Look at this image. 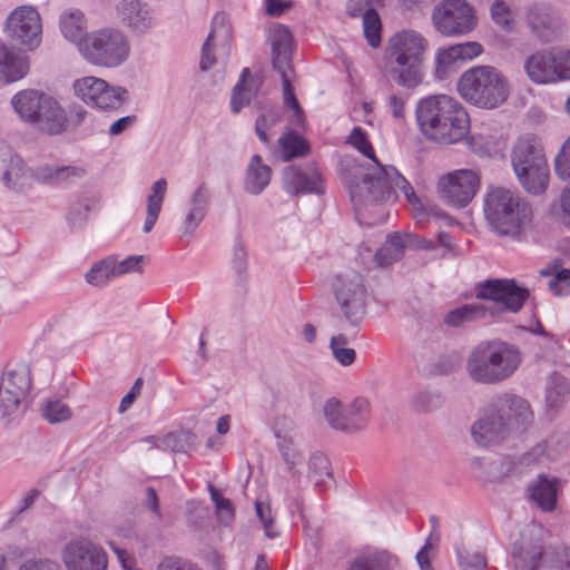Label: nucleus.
<instances>
[{
    "instance_id": "obj_1",
    "label": "nucleus",
    "mask_w": 570,
    "mask_h": 570,
    "mask_svg": "<svg viewBox=\"0 0 570 570\" xmlns=\"http://www.w3.org/2000/svg\"><path fill=\"white\" fill-rule=\"evenodd\" d=\"M532 420L533 413L525 399L504 393L481 410L471 425V436L479 446L497 445L511 435L525 431Z\"/></svg>"
},
{
    "instance_id": "obj_2",
    "label": "nucleus",
    "mask_w": 570,
    "mask_h": 570,
    "mask_svg": "<svg viewBox=\"0 0 570 570\" xmlns=\"http://www.w3.org/2000/svg\"><path fill=\"white\" fill-rule=\"evenodd\" d=\"M415 116L422 134L439 144H456L470 130L466 110L456 99L446 95L421 99Z\"/></svg>"
},
{
    "instance_id": "obj_3",
    "label": "nucleus",
    "mask_w": 570,
    "mask_h": 570,
    "mask_svg": "<svg viewBox=\"0 0 570 570\" xmlns=\"http://www.w3.org/2000/svg\"><path fill=\"white\" fill-rule=\"evenodd\" d=\"M425 39L413 30H403L389 40L385 52L390 78L400 87L415 89L423 80Z\"/></svg>"
},
{
    "instance_id": "obj_4",
    "label": "nucleus",
    "mask_w": 570,
    "mask_h": 570,
    "mask_svg": "<svg viewBox=\"0 0 570 570\" xmlns=\"http://www.w3.org/2000/svg\"><path fill=\"white\" fill-rule=\"evenodd\" d=\"M484 216L499 235L520 239L531 226L532 207L515 193L503 187L490 189L484 197Z\"/></svg>"
},
{
    "instance_id": "obj_5",
    "label": "nucleus",
    "mask_w": 570,
    "mask_h": 570,
    "mask_svg": "<svg viewBox=\"0 0 570 570\" xmlns=\"http://www.w3.org/2000/svg\"><path fill=\"white\" fill-rule=\"evenodd\" d=\"M520 363V353L513 345L482 342L471 352L466 370L475 382L495 384L510 377Z\"/></svg>"
},
{
    "instance_id": "obj_6",
    "label": "nucleus",
    "mask_w": 570,
    "mask_h": 570,
    "mask_svg": "<svg viewBox=\"0 0 570 570\" xmlns=\"http://www.w3.org/2000/svg\"><path fill=\"white\" fill-rule=\"evenodd\" d=\"M510 156L513 171L523 189L532 195L543 194L549 185V166L541 139L534 134L519 137Z\"/></svg>"
},
{
    "instance_id": "obj_7",
    "label": "nucleus",
    "mask_w": 570,
    "mask_h": 570,
    "mask_svg": "<svg viewBox=\"0 0 570 570\" xmlns=\"http://www.w3.org/2000/svg\"><path fill=\"white\" fill-rule=\"evenodd\" d=\"M458 90L464 100L484 109H493L509 97L507 79L491 66H478L464 71L459 79Z\"/></svg>"
},
{
    "instance_id": "obj_8",
    "label": "nucleus",
    "mask_w": 570,
    "mask_h": 570,
    "mask_svg": "<svg viewBox=\"0 0 570 570\" xmlns=\"http://www.w3.org/2000/svg\"><path fill=\"white\" fill-rule=\"evenodd\" d=\"M129 50L126 36L110 28L90 32L79 43V51L88 62L107 68L125 62Z\"/></svg>"
},
{
    "instance_id": "obj_9",
    "label": "nucleus",
    "mask_w": 570,
    "mask_h": 570,
    "mask_svg": "<svg viewBox=\"0 0 570 570\" xmlns=\"http://www.w3.org/2000/svg\"><path fill=\"white\" fill-rule=\"evenodd\" d=\"M389 169L394 166H383L379 163L372 173L361 178L354 177L348 181L351 202L356 212L372 204L384 203L394 195V176Z\"/></svg>"
},
{
    "instance_id": "obj_10",
    "label": "nucleus",
    "mask_w": 570,
    "mask_h": 570,
    "mask_svg": "<svg viewBox=\"0 0 570 570\" xmlns=\"http://www.w3.org/2000/svg\"><path fill=\"white\" fill-rule=\"evenodd\" d=\"M474 294L478 299L492 301L499 305L498 308L489 307L494 311V315L502 312L518 313L530 295L528 288L510 278H488L479 282L474 286Z\"/></svg>"
},
{
    "instance_id": "obj_11",
    "label": "nucleus",
    "mask_w": 570,
    "mask_h": 570,
    "mask_svg": "<svg viewBox=\"0 0 570 570\" xmlns=\"http://www.w3.org/2000/svg\"><path fill=\"white\" fill-rule=\"evenodd\" d=\"M335 299L351 325H358L366 313V288L356 272L340 274L333 282Z\"/></svg>"
},
{
    "instance_id": "obj_12",
    "label": "nucleus",
    "mask_w": 570,
    "mask_h": 570,
    "mask_svg": "<svg viewBox=\"0 0 570 570\" xmlns=\"http://www.w3.org/2000/svg\"><path fill=\"white\" fill-rule=\"evenodd\" d=\"M32 385L31 368L24 362L8 365L0 380V413L14 415Z\"/></svg>"
},
{
    "instance_id": "obj_13",
    "label": "nucleus",
    "mask_w": 570,
    "mask_h": 570,
    "mask_svg": "<svg viewBox=\"0 0 570 570\" xmlns=\"http://www.w3.org/2000/svg\"><path fill=\"white\" fill-rule=\"evenodd\" d=\"M323 412L330 426L344 433L364 430L371 416L370 402L364 397H356L345 409L337 399H328Z\"/></svg>"
},
{
    "instance_id": "obj_14",
    "label": "nucleus",
    "mask_w": 570,
    "mask_h": 570,
    "mask_svg": "<svg viewBox=\"0 0 570 570\" xmlns=\"http://www.w3.org/2000/svg\"><path fill=\"white\" fill-rule=\"evenodd\" d=\"M272 62L274 69L279 73L283 83L284 105L291 109L301 107L288 78L292 71L293 36L289 29L277 24L271 36Z\"/></svg>"
},
{
    "instance_id": "obj_15",
    "label": "nucleus",
    "mask_w": 570,
    "mask_h": 570,
    "mask_svg": "<svg viewBox=\"0 0 570 570\" xmlns=\"http://www.w3.org/2000/svg\"><path fill=\"white\" fill-rule=\"evenodd\" d=\"M432 21L444 36L465 35L476 23L473 10L465 0H443L433 9Z\"/></svg>"
},
{
    "instance_id": "obj_16",
    "label": "nucleus",
    "mask_w": 570,
    "mask_h": 570,
    "mask_svg": "<svg viewBox=\"0 0 570 570\" xmlns=\"http://www.w3.org/2000/svg\"><path fill=\"white\" fill-rule=\"evenodd\" d=\"M61 561L67 570L108 569L104 548L83 537L71 540L62 548Z\"/></svg>"
},
{
    "instance_id": "obj_17",
    "label": "nucleus",
    "mask_w": 570,
    "mask_h": 570,
    "mask_svg": "<svg viewBox=\"0 0 570 570\" xmlns=\"http://www.w3.org/2000/svg\"><path fill=\"white\" fill-rule=\"evenodd\" d=\"M443 198L453 207H465L480 187V177L472 169H459L443 176L439 183Z\"/></svg>"
},
{
    "instance_id": "obj_18",
    "label": "nucleus",
    "mask_w": 570,
    "mask_h": 570,
    "mask_svg": "<svg viewBox=\"0 0 570 570\" xmlns=\"http://www.w3.org/2000/svg\"><path fill=\"white\" fill-rule=\"evenodd\" d=\"M282 188L291 196L325 193L321 173L312 166L288 165L282 170Z\"/></svg>"
},
{
    "instance_id": "obj_19",
    "label": "nucleus",
    "mask_w": 570,
    "mask_h": 570,
    "mask_svg": "<svg viewBox=\"0 0 570 570\" xmlns=\"http://www.w3.org/2000/svg\"><path fill=\"white\" fill-rule=\"evenodd\" d=\"M8 28L11 36L30 50L39 47L42 23L36 8L31 6L16 8L8 18Z\"/></svg>"
},
{
    "instance_id": "obj_20",
    "label": "nucleus",
    "mask_w": 570,
    "mask_h": 570,
    "mask_svg": "<svg viewBox=\"0 0 570 570\" xmlns=\"http://www.w3.org/2000/svg\"><path fill=\"white\" fill-rule=\"evenodd\" d=\"M384 0H346L345 14L350 19H362L363 35L372 48H379L382 42V20L379 9Z\"/></svg>"
},
{
    "instance_id": "obj_21",
    "label": "nucleus",
    "mask_w": 570,
    "mask_h": 570,
    "mask_svg": "<svg viewBox=\"0 0 570 570\" xmlns=\"http://www.w3.org/2000/svg\"><path fill=\"white\" fill-rule=\"evenodd\" d=\"M30 125L50 136L61 135L68 130L67 112L57 99L46 94Z\"/></svg>"
},
{
    "instance_id": "obj_22",
    "label": "nucleus",
    "mask_w": 570,
    "mask_h": 570,
    "mask_svg": "<svg viewBox=\"0 0 570 570\" xmlns=\"http://www.w3.org/2000/svg\"><path fill=\"white\" fill-rule=\"evenodd\" d=\"M210 193L206 183H200L191 193L186 205V214L180 227L184 235L193 236L207 215Z\"/></svg>"
},
{
    "instance_id": "obj_23",
    "label": "nucleus",
    "mask_w": 570,
    "mask_h": 570,
    "mask_svg": "<svg viewBox=\"0 0 570 570\" xmlns=\"http://www.w3.org/2000/svg\"><path fill=\"white\" fill-rule=\"evenodd\" d=\"M543 553L539 537H520L512 548L514 570H538Z\"/></svg>"
},
{
    "instance_id": "obj_24",
    "label": "nucleus",
    "mask_w": 570,
    "mask_h": 570,
    "mask_svg": "<svg viewBox=\"0 0 570 570\" xmlns=\"http://www.w3.org/2000/svg\"><path fill=\"white\" fill-rule=\"evenodd\" d=\"M524 70L534 83H551L558 81L559 73L554 65V50H538L524 61Z\"/></svg>"
},
{
    "instance_id": "obj_25",
    "label": "nucleus",
    "mask_w": 570,
    "mask_h": 570,
    "mask_svg": "<svg viewBox=\"0 0 570 570\" xmlns=\"http://www.w3.org/2000/svg\"><path fill=\"white\" fill-rule=\"evenodd\" d=\"M117 12L121 21L138 33H144L153 27L150 9L140 0H121L117 4Z\"/></svg>"
},
{
    "instance_id": "obj_26",
    "label": "nucleus",
    "mask_w": 570,
    "mask_h": 570,
    "mask_svg": "<svg viewBox=\"0 0 570 570\" xmlns=\"http://www.w3.org/2000/svg\"><path fill=\"white\" fill-rule=\"evenodd\" d=\"M558 13L547 3H534L527 11V22L532 32L542 41H550V36L558 27Z\"/></svg>"
},
{
    "instance_id": "obj_27",
    "label": "nucleus",
    "mask_w": 570,
    "mask_h": 570,
    "mask_svg": "<svg viewBox=\"0 0 570 570\" xmlns=\"http://www.w3.org/2000/svg\"><path fill=\"white\" fill-rule=\"evenodd\" d=\"M528 497L542 511L550 512L557 505V479L539 474L537 480L528 485Z\"/></svg>"
},
{
    "instance_id": "obj_28",
    "label": "nucleus",
    "mask_w": 570,
    "mask_h": 570,
    "mask_svg": "<svg viewBox=\"0 0 570 570\" xmlns=\"http://www.w3.org/2000/svg\"><path fill=\"white\" fill-rule=\"evenodd\" d=\"M0 67L6 81L16 82L28 75L29 57L22 51L0 46Z\"/></svg>"
},
{
    "instance_id": "obj_29",
    "label": "nucleus",
    "mask_w": 570,
    "mask_h": 570,
    "mask_svg": "<svg viewBox=\"0 0 570 570\" xmlns=\"http://www.w3.org/2000/svg\"><path fill=\"white\" fill-rule=\"evenodd\" d=\"M487 315L494 316V311L483 303L462 304L450 309L443 317V323L450 327H460L468 323L484 320Z\"/></svg>"
},
{
    "instance_id": "obj_30",
    "label": "nucleus",
    "mask_w": 570,
    "mask_h": 570,
    "mask_svg": "<svg viewBox=\"0 0 570 570\" xmlns=\"http://www.w3.org/2000/svg\"><path fill=\"white\" fill-rule=\"evenodd\" d=\"M272 169L259 155L252 156L246 169L244 188L252 195H259L269 185Z\"/></svg>"
},
{
    "instance_id": "obj_31",
    "label": "nucleus",
    "mask_w": 570,
    "mask_h": 570,
    "mask_svg": "<svg viewBox=\"0 0 570 570\" xmlns=\"http://www.w3.org/2000/svg\"><path fill=\"white\" fill-rule=\"evenodd\" d=\"M281 159L285 163L303 158L311 151V145L296 129H286L277 139Z\"/></svg>"
},
{
    "instance_id": "obj_32",
    "label": "nucleus",
    "mask_w": 570,
    "mask_h": 570,
    "mask_svg": "<svg viewBox=\"0 0 570 570\" xmlns=\"http://www.w3.org/2000/svg\"><path fill=\"white\" fill-rule=\"evenodd\" d=\"M45 95L46 92L36 89L21 90L11 98L12 108L22 121L30 125Z\"/></svg>"
},
{
    "instance_id": "obj_33",
    "label": "nucleus",
    "mask_w": 570,
    "mask_h": 570,
    "mask_svg": "<svg viewBox=\"0 0 570 570\" xmlns=\"http://www.w3.org/2000/svg\"><path fill=\"white\" fill-rule=\"evenodd\" d=\"M59 27L62 36L70 42L80 43L88 35L87 21L79 9H68L60 14Z\"/></svg>"
},
{
    "instance_id": "obj_34",
    "label": "nucleus",
    "mask_w": 570,
    "mask_h": 570,
    "mask_svg": "<svg viewBox=\"0 0 570 570\" xmlns=\"http://www.w3.org/2000/svg\"><path fill=\"white\" fill-rule=\"evenodd\" d=\"M166 193L167 180L165 178H159L151 185L147 196L146 218L142 227L144 233H149L154 228L161 212Z\"/></svg>"
},
{
    "instance_id": "obj_35",
    "label": "nucleus",
    "mask_w": 570,
    "mask_h": 570,
    "mask_svg": "<svg viewBox=\"0 0 570 570\" xmlns=\"http://www.w3.org/2000/svg\"><path fill=\"white\" fill-rule=\"evenodd\" d=\"M249 77L250 70L244 68L233 89L230 109L234 114L239 112L243 107L249 105L253 94H255L261 86V82L255 79L248 80Z\"/></svg>"
},
{
    "instance_id": "obj_36",
    "label": "nucleus",
    "mask_w": 570,
    "mask_h": 570,
    "mask_svg": "<svg viewBox=\"0 0 570 570\" xmlns=\"http://www.w3.org/2000/svg\"><path fill=\"white\" fill-rule=\"evenodd\" d=\"M410 240V235L402 237L399 233L387 235L385 243L376 250L375 261L380 266H389L399 261Z\"/></svg>"
},
{
    "instance_id": "obj_37",
    "label": "nucleus",
    "mask_w": 570,
    "mask_h": 570,
    "mask_svg": "<svg viewBox=\"0 0 570 570\" xmlns=\"http://www.w3.org/2000/svg\"><path fill=\"white\" fill-rule=\"evenodd\" d=\"M23 168L22 158L9 146H0V180L10 187L20 177Z\"/></svg>"
},
{
    "instance_id": "obj_38",
    "label": "nucleus",
    "mask_w": 570,
    "mask_h": 570,
    "mask_svg": "<svg viewBox=\"0 0 570 570\" xmlns=\"http://www.w3.org/2000/svg\"><path fill=\"white\" fill-rule=\"evenodd\" d=\"M397 560L386 551H375L358 556L351 564L350 570H387L396 564Z\"/></svg>"
},
{
    "instance_id": "obj_39",
    "label": "nucleus",
    "mask_w": 570,
    "mask_h": 570,
    "mask_svg": "<svg viewBox=\"0 0 570 570\" xmlns=\"http://www.w3.org/2000/svg\"><path fill=\"white\" fill-rule=\"evenodd\" d=\"M547 443L541 442L535 444L532 449L527 451L517 460L513 459V466L511 468V478H521L527 474L532 466L542 462L546 458Z\"/></svg>"
},
{
    "instance_id": "obj_40",
    "label": "nucleus",
    "mask_w": 570,
    "mask_h": 570,
    "mask_svg": "<svg viewBox=\"0 0 570 570\" xmlns=\"http://www.w3.org/2000/svg\"><path fill=\"white\" fill-rule=\"evenodd\" d=\"M105 88H107L106 80L91 76L77 79L73 83L76 95L91 107H94Z\"/></svg>"
},
{
    "instance_id": "obj_41",
    "label": "nucleus",
    "mask_w": 570,
    "mask_h": 570,
    "mask_svg": "<svg viewBox=\"0 0 570 570\" xmlns=\"http://www.w3.org/2000/svg\"><path fill=\"white\" fill-rule=\"evenodd\" d=\"M128 91L120 86H111L107 82V88L101 91V95L96 100L94 108L104 111L118 110L127 100Z\"/></svg>"
},
{
    "instance_id": "obj_42",
    "label": "nucleus",
    "mask_w": 570,
    "mask_h": 570,
    "mask_svg": "<svg viewBox=\"0 0 570 570\" xmlns=\"http://www.w3.org/2000/svg\"><path fill=\"white\" fill-rule=\"evenodd\" d=\"M115 276H117V272H115V256H108L95 263L86 273L85 279L92 286H104Z\"/></svg>"
},
{
    "instance_id": "obj_43",
    "label": "nucleus",
    "mask_w": 570,
    "mask_h": 570,
    "mask_svg": "<svg viewBox=\"0 0 570 570\" xmlns=\"http://www.w3.org/2000/svg\"><path fill=\"white\" fill-rule=\"evenodd\" d=\"M569 395V385L567 380L558 374L553 373L546 387V403L549 407H559Z\"/></svg>"
},
{
    "instance_id": "obj_44",
    "label": "nucleus",
    "mask_w": 570,
    "mask_h": 570,
    "mask_svg": "<svg viewBox=\"0 0 570 570\" xmlns=\"http://www.w3.org/2000/svg\"><path fill=\"white\" fill-rule=\"evenodd\" d=\"M308 479L314 482L315 487L321 488L325 484V478L333 479L331 463L323 453H314L308 461Z\"/></svg>"
},
{
    "instance_id": "obj_45",
    "label": "nucleus",
    "mask_w": 570,
    "mask_h": 570,
    "mask_svg": "<svg viewBox=\"0 0 570 570\" xmlns=\"http://www.w3.org/2000/svg\"><path fill=\"white\" fill-rule=\"evenodd\" d=\"M85 170L77 166L41 167L38 170V178L47 183H62L70 178H80Z\"/></svg>"
},
{
    "instance_id": "obj_46",
    "label": "nucleus",
    "mask_w": 570,
    "mask_h": 570,
    "mask_svg": "<svg viewBox=\"0 0 570 570\" xmlns=\"http://www.w3.org/2000/svg\"><path fill=\"white\" fill-rule=\"evenodd\" d=\"M210 500L215 505V513L218 522L229 525L235 518V509L232 501L225 498L222 492L212 483L208 484Z\"/></svg>"
},
{
    "instance_id": "obj_47",
    "label": "nucleus",
    "mask_w": 570,
    "mask_h": 570,
    "mask_svg": "<svg viewBox=\"0 0 570 570\" xmlns=\"http://www.w3.org/2000/svg\"><path fill=\"white\" fill-rule=\"evenodd\" d=\"M282 112L279 108L273 107L267 109L266 111L258 115L255 121V132L258 139L264 144L268 145L271 142V138L267 131L276 126V124L281 120Z\"/></svg>"
},
{
    "instance_id": "obj_48",
    "label": "nucleus",
    "mask_w": 570,
    "mask_h": 570,
    "mask_svg": "<svg viewBox=\"0 0 570 570\" xmlns=\"http://www.w3.org/2000/svg\"><path fill=\"white\" fill-rule=\"evenodd\" d=\"M443 396L438 390H422L414 394L412 405L417 412H432L443 404Z\"/></svg>"
},
{
    "instance_id": "obj_49",
    "label": "nucleus",
    "mask_w": 570,
    "mask_h": 570,
    "mask_svg": "<svg viewBox=\"0 0 570 570\" xmlns=\"http://www.w3.org/2000/svg\"><path fill=\"white\" fill-rule=\"evenodd\" d=\"M276 438L278 440V450L283 456L284 462L287 465L288 472L294 478L299 476V472L296 470V465L302 463L303 455L294 449L292 440L282 438L278 432L276 433Z\"/></svg>"
},
{
    "instance_id": "obj_50",
    "label": "nucleus",
    "mask_w": 570,
    "mask_h": 570,
    "mask_svg": "<svg viewBox=\"0 0 570 570\" xmlns=\"http://www.w3.org/2000/svg\"><path fill=\"white\" fill-rule=\"evenodd\" d=\"M346 142L353 146L364 157L371 159L375 165H379L373 146L368 140L367 132L362 127L355 126L347 137Z\"/></svg>"
},
{
    "instance_id": "obj_51",
    "label": "nucleus",
    "mask_w": 570,
    "mask_h": 570,
    "mask_svg": "<svg viewBox=\"0 0 570 570\" xmlns=\"http://www.w3.org/2000/svg\"><path fill=\"white\" fill-rule=\"evenodd\" d=\"M248 258L245 245L239 236L235 238L232 250V268L237 275L238 282L245 283L247 279Z\"/></svg>"
},
{
    "instance_id": "obj_52",
    "label": "nucleus",
    "mask_w": 570,
    "mask_h": 570,
    "mask_svg": "<svg viewBox=\"0 0 570 570\" xmlns=\"http://www.w3.org/2000/svg\"><path fill=\"white\" fill-rule=\"evenodd\" d=\"M43 417L51 424L62 423L70 420L71 409L60 400H49L42 410Z\"/></svg>"
},
{
    "instance_id": "obj_53",
    "label": "nucleus",
    "mask_w": 570,
    "mask_h": 570,
    "mask_svg": "<svg viewBox=\"0 0 570 570\" xmlns=\"http://www.w3.org/2000/svg\"><path fill=\"white\" fill-rule=\"evenodd\" d=\"M493 21L505 32L514 29V14L510 7L502 0H495L491 6Z\"/></svg>"
},
{
    "instance_id": "obj_54",
    "label": "nucleus",
    "mask_w": 570,
    "mask_h": 570,
    "mask_svg": "<svg viewBox=\"0 0 570 570\" xmlns=\"http://www.w3.org/2000/svg\"><path fill=\"white\" fill-rule=\"evenodd\" d=\"M513 466V458L510 455L501 456L492 460L487 465L488 480L491 482H501L505 478H511V468Z\"/></svg>"
},
{
    "instance_id": "obj_55",
    "label": "nucleus",
    "mask_w": 570,
    "mask_h": 570,
    "mask_svg": "<svg viewBox=\"0 0 570 570\" xmlns=\"http://www.w3.org/2000/svg\"><path fill=\"white\" fill-rule=\"evenodd\" d=\"M347 338L343 334H338L331 338V348L335 360L343 366L351 365L356 357V353L353 348L346 347Z\"/></svg>"
},
{
    "instance_id": "obj_56",
    "label": "nucleus",
    "mask_w": 570,
    "mask_h": 570,
    "mask_svg": "<svg viewBox=\"0 0 570 570\" xmlns=\"http://www.w3.org/2000/svg\"><path fill=\"white\" fill-rule=\"evenodd\" d=\"M232 38V27L228 22L227 16L223 12H218L213 17L212 28L207 36L208 42H213L215 39L222 42H228Z\"/></svg>"
},
{
    "instance_id": "obj_57",
    "label": "nucleus",
    "mask_w": 570,
    "mask_h": 570,
    "mask_svg": "<svg viewBox=\"0 0 570 570\" xmlns=\"http://www.w3.org/2000/svg\"><path fill=\"white\" fill-rule=\"evenodd\" d=\"M389 170L390 174L394 176V189L399 188L404 194L405 198L413 206L414 210L423 212L424 205L422 200L416 196L412 185L399 173L397 169Z\"/></svg>"
},
{
    "instance_id": "obj_58",
    "label": "nucleus",
    "mask_w": 570,
    "mask_h": 570,
    "mask_svg": "<svg viewBox=\"0 0 570 570\" xmlns=\"http://www.w3.org/2000/svg\"><path fill=\"white\" fill-rule=\"evenodd\" d=\"M439 537H428L424 546L416 553V561L421 570H434L431 561L436 557Z\"/></svg>"
},
{
    "instance_id": "obj_59",
    "label": "nucleus",
    "mask_w": 570,
    "mask_h": 570,
    "mask_svg": "<svg viewBox=\"0 0 570 570\" xmlns=\"http://www.w3.org/2000/svg\"><path fill=\"white\" fill-rule=\"evenodd\" d=\"M554 173L561 180H570V137L563 142L556 155Z\"/></svg>"
},
{
    "instance_id": "obj_60",
    "label": "nucleus",
    "mask_w": 570,
    "mask_h": 570,
    "mask_svg": "<svg viewBox=\"0 0 570 570\" xmlns=\"http://www.w3.org/2000/svg\"><path fill=\"white\" fill-rule=\"evenodd\" d=\"M458 559L462 570H483L487 567V560L481 553L465 548L458 549Z\"/></svg>"
},
{
    "instance_id": "obj_61",
    "label": "nucleus",
    "mask_w": 570,
    "mask_h": 570,
    "mask_svg": "<svg viewBox=\"0 0 570 570\" xmlns=\"http://www.w3.org/2000/svg\"><path fill=\"white\" fill-rule=\"evenodd\" d=\"M553 214L566 226H570V187L561 190L558 202L552 207Z\"/></svg>"
},
{
    "instance_id": "obj_62",
    "label": "nucleus",
    "mask_w": 570,
    "mask_h": 570,
    "mask_svg": "<svg viewBox=\"0 0 570 570\" xmlns=\"http://www.w3.org/2000/svg\"><path fill=\"white\" fill-rule=\"evenodd\" d=\"M549 288L554 295H567L570 293V269L561 268L549 281Z\"/></svg>"
},
{
    "instance_id": "obj_63",
    "label": "nucleus",
    "mask_w": 570,
    "mask_h": 570,
    "mask_svg": "<svg viewBox=\"0 0 570 570\" xmlns=\"http://www.w3.org/2000/svg\"><path fill=\"white\" fill-rule=\"evenodd\" d=\"M193 438L194 434L190 432H183L180 434L169 433L161 440V444L155 443V445L163 449L170 448L175 452H186L183 441L188 442Z\"/></svg>"
},
{
    "instance_id": "obj_64",
    "label": "nucleus",
    "mask_w": 570,
    "mask_h": 570,
    "mask_svg": "<svg viewBox=\"0 0 570 570\" xmlns=\"http://www.w3.org/2000/svg\"><path fill=\"white\" fill-rule=\"evenodd\" d=\"M90 212L89 205L77 204L67 215V220L71 229L81 228L87 222Z\"/></svg>"
}]
</instances>
